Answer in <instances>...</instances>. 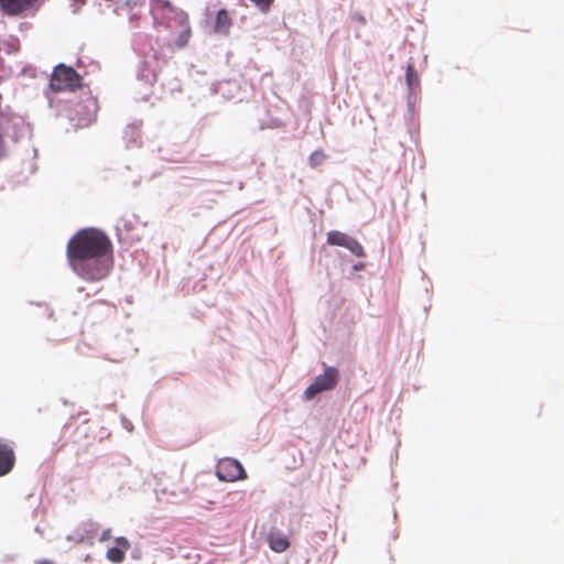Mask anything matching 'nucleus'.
<instances>
[{
    "instance_id": "24",
    "label": "nucleus",
    "mask_w": 564,
    "mask_h": 564,
    "mask_svg": "<svg viewBox=\"0 0 564 564\" xmlns=\"http://www.w3.org/2000/svg\"><path fill=\"white\" fill-rule=\"evenodd\" d=\"M252 2L261 12H268L274 0H249Z\"/></svg>"
},
{
    "instance_id": "21",
    "label": "nucleus",
    "mask_w": 564,
    "mask_h": 564,
    "mask_svg": "<svg viewBox=\"0 0 564 564\" xmlns=\"http://www.w3.org/2000/svg\"><path fill=\"white\" fill-rule=\"evenodd\" d=\"M326 154L322 150H315L308 156V163L312 167H317L324 163Z\"/></svg>"
},
{
    "instance_id": "42",
    "label": "nucleus",
    "mask_w": 564,
    "mask_h": 564,
    "mask_svg": "<svg viewBox=\"0 0 564 564\" xmlns=\"http://www.w3.org/2000/svg\"><path fill=\"white\" fill-rule=\"evenodd\" d=\"M63 404H67V401L65 399H62Z\"/></svg>"
},
{
    "instance_id": "37",
    "label": "nucleus",
    "mask_w": 564,
    "mask_h": 564,
    "mask_svg": "<svg viewBox=\"0 0 564 564\" xmlns=\"http://www.w3.org/2000/svg\"><path fill=\"white\" fill-rule=\"evenodd\" d=\"M46 312H47V313H46L47 318H52V316H53V311L47 308V310H46Z\"/></svg>"
},
{
    "instance_id": "27",
    "label": "nucleus",
    "mask_w": 564,
    "mask_h": 564,
    "mask_svg": "<svg viewBox=\"0 0 564 564\" xmlns=\"http://www.w3.org/2000/svg\"><path fill=\"white\" fill-rule=\"evenodd\" d=\"M366 268V263L362 262V261H359V262H356L352 264L351 269L354 272H359V271H362L365 270Z\"/></svg>"
},
{
    "instance_id": "16",
    "label": "nucleus",
    "mask_w": 564,
    "mask_h": 564,
    "mask_svg": "<svg viewBox=\"0 0 564 564\" xmlns=\"http://www.w3.org/2000/svg\"><path fill=\"white\" fill-rule=\"evenodd\" d=\"M405 84L406 88H421L420 76L413 63H409L405 67Z\"/></svg>"
},
{
    "instance_id": "36",
    "label": "nucleus",
    "mask_w": 564,
    "mask_h": 564,
    "mask_svg": "<svg viewBox=\"0 0 564 564\" xmlns=\"http://www.w3.org/2000/svg\"><path fill=\"white\" fill-rule=\"evenodd\" d=\"M9 561H13V555H6L3 557V562H9Z\"/></svg>"
},
{
    "instance_id": "32",
    "label": "nucleus",
    "mask_w": 564,
    "mask_h": 564,
    "mask_svg": "<svg viewBox=\"0 0 564 564\" xmlns=\"http://www.w3.org/2000/svg\"><path fill=\"white\" fill-rule=\"evenodd\" d=\"M140 182H141V177H140V178H137V180H133V181H132V186H133V187H138V185L140 184Z\"/></svg>"
},
{
    "instance_id": "17",
    "label": "nucleus",
    "mask_w": 564,
    "mask_h": 564,
    "mask_svg": "<svg viewBox=\"0 0 564 564\" xmlns=\"http://www.w3.org/2000/svg\"><path fill=\"white\" fill-rule=\"evenodd\" d=\"M116 235L119 242L131 246L133 242L140 240V236L133 230L131 232L123 234L119 225H116Z\"/></svg>"
},
{
    "instance_id": "5",
    "label": "nucleus",
    "mask_w": 564,
    "mask_h": 564,
    "mask_svg": "<svg viewBox=\"0 0 564 564\" xmlns=\"http://www.w3.org/2000/svg\"><path fill=\"white\" fill-rule=\"evenodd\" d=\"M161 62L158 58L156 51L150 46V48L140 54V61L137 67V78L140 82L152 85L158 77V70L161 68Z\"/></svg>"
},
{
    "instance_id": "2",
    "label": "nucleus",
    "mask_w": 564,
    "mask_h": 564,
    "mask_svg": "<svg viewBox=\"0 0 564 564\" xmlns=\"http://www.w3.org/2000/svg\"><path fill=\"white\" fill-rule=\"evenodd\" d=\"M32 127L23 117L17 113H3L0 117V161L8 156V149L4 137L10 138L14 143L23 138H31Z\"/></svg>"
},
{
    "instance_id": "14",
    "label": "nucleus",
    "mask_w": 564,
    "mask_h": 564,
    "mask_svg": "<svg viewBox=\"0 0 564 564\" xmlns=\"http://www.w3.org/2000/svg\"><path fill=\"white\" fill-rule=\"evenodd\" d=\"M140 122H132L129 123L124 130H123V141L126 142V147L132 148V147H140L141 142L139 141L141 134H140Z\"/></svg>"
},
{
    "instance_id": "25",
    "label": "nucleus",
    "mask_w": 564,
    "mask_h": 564,
    "mask_svg": "<svg viewBox=\"0 0 564 564\" xmlns=\"http://www.w3.org/2000/svg\"><path fill=\"white\" fill-rule=\"evenodd\" d=\"M86 0H70V7L73 13H77L79 11L80 6H83Z\"/></svg>"
},
{
    "instance_id": "3",
    "label": "nucleus",
    "mask_w": 564,
    "mask_h": 564,
    "mask_svg": "<svg viewBox=\"0 0 564 564\" xmlns=\"http://www.w3.org/2000/svg\"><path fill=\"white\" fill-rule=\"evenodd\" d=\"M48 87L54 93H74L77 89L84 91L86 88L82 75L73 66H67L63 63L54 67Z\"/></svg>"
},
{
    "instance_id": "15",
    "label": "nucleus",
    "mask_w": 564,
    "mask_h": 564,
    "mask_svg": "<svg viewBox=\"0 0 564 564\" xmlns=\"http://www.w3.org/2000/svg\"><path fill=\"white\" fill-rule=\"evenodd\" d=\"M350 238H351V236L346 232H341L338 230H330L327 232L326 241L330 246H337V247L345 248Z\"/></svg>"
},
{
    "instance_id": "10",
    "label": "nucleus",
    "mask_w": 564,
    "mask_h": 564,
    "mask_svg": "<svg viewBox=\"0 0 564 564\" xmlns=\"http://www.w3.org/2000/svg\"><path fill=\"white\" fill-rule=\"evenodd\" d=\"M129 549V540L126 536H117L115 544L107 550L106 558L116 564L122 563Z\"/></svg>"
},
{
    "instance_id": "12",
    "label": "nucleus",
    "mask_w": 564,
    "mask_h": 564,
    "mask_svg": "<svg viewBox=\"0 0 564 564\" xmlns=\"http://www.w3.org/2000/svg\"><path fill=\"white\" fill-rule=\"evenodd\" d=\"M269 547L275 553H282L290 547L289 538L281 531L272 529L267 536Z\"/></svg>"
},
{
    "instance_id": "20",
    "label": "nucleus",
    "mask_w": 564,
    "mask_h": 564,
    "mask_svg": "<svg viewBox=\"0 0 564 564\" xmlns=\"http://www.w3.org/2000/svg\"><path fill=\"white\" fill-rule=\"evenodd\" d=\"M191 28L188 25H185L183 30L180 32L177 37L174 40V45L177 48H183L187 45L189 37H191Z\"/></svg>"
},
{
    "instance_id": "9",
    "label": "nucleus",
    "mask_w": 564,
    "mask_h": 564,
    "mask_svg": "<svg viewBox=\"0 0 564 564\" xmlns=\"http://www.w3.org/2000/svg\"><path fill=\"white\" fill-rule=\"evenodd\" d=\"M99 524L94 521H86L78 525L70 534L66 536V540L75 544H89L91 545L95 541L98 532Z\"/></svg>"
},
{
    "instance_id": "35",
    "label": "nucleus",
    "mask_w": 564,
    "mask_h": 564,
    "mask_svg": "<svg viewBox=\"0 0 564 564\" xmlns=\"http://www.w3.org/2000/svg\"><path fill=\"white\" fill-rule=\"evenodd\" d=\"M36 169H37L36 164H34V163L31 164L30 165V173H34L36 171Z\"/></svg>"
},
{
    "instance_id": "33",
    "label": "nucleus",
    "mask_w": 564,
    "mask_h": 564,
    "mask_svg": "<svg viewBox=\"0 0 564 564\" xmlns=\"http://www.w3.org/2000/svg\"><path fill=\"white\" fill-rule=\"evenodd\" d=\"M35 564H53V563L48 560H41V561H37Z\"/></svg>"
},
{
    "instance_id": "11",
    "label": "nucleus",
    "mask_w": 564,
    "mask_h": 564,
    "mask_svg": "<svg viewBox=\"0 0 564 564\" xmlns=\"http://www.w3.org/2000/svg\"><path fill=\"white\" fill-rule=\"evenodd\" d=\"M15 454L13 448L0 438V477L8 475L14 467Z\"/></svg>"
},
{
    "instance_id": "26",
    "label": "nucleus",
    "mask_w": 564,
    "mask_h": 564,
    "mask_svg": "<svg viewBox=\"0 0 564 564\" xmlns=\"http://www.w3.org/2000/svg\"><path fill=\"white\" fill-rule=\"evenodd\" d=\"M175 19L181 25H184L187 22V14L184 11L176 12Z\"/></svg>"
},
{
    "instance_id": "31",
    "label": "nucleus",
    "mask_w": 564,
    "mask_h": 564,
    "mask_svg": "<svg viewBox=\"0 0 564 564\" xmlns=\"http://www.w3.org/2000/svg\"><path fill=\"white\" fill-rule=\"evenodd\" d=\"M34 531L37 532L40 535H43V530H42L41 525H39V524L35 525Z\"/></svg>"
},
{
    "instance_id": "18",
    "label": "nucleus",
    "mask_w": 564,
    "mask_h": 564,
    "mask_svg": "<svg viewBox=\"0 0 564 564\" xmlns=\"http://www.w3.org/2000/svg\"><path fill=\"white\" fill-rule=\"evenodd\" d=\"M348 251H350L355 257L357 258H365L366 252L361 243L351 236L349 241L347 242V246L345 247Z\"/></svg>"
},
{
    "instance_id": "23",
    "label": "nucleus",
    "mask_w": 564,
    "mask_h": 564,
    "mask_svg": "<svg viewBox=\"0 0 564 564\" xmlns=\"http://www.w3.org/2000/svg\"><path fill=\"white\" fill-rule=\"evenodd\" d=\"M138 217L135 215H133L131 218H124L122 217L117 225H119L122 229V232L123 234H129L133 230H135L134 228V220H137Z\"/></svg>"
},
{
    "instance_id": "34",
    "label": "nucleus",
    "mask_w": 564,
    "mask_h": 564,
    "mask_svg": "<svg viewBox=\"0 0 564 564\" xmlns=\"http://www.w3.org/2000/svg\"><path fill=\"white\" fill-rule=\"evenodd\" d=\"M124 427L128 430V431H131L132 430V424L130 422H124Z\"/></svg>"
},
{
    "instance_id": "1",
    "label": "nucleus",
    "mask_w": 564,
    "mask_h": 564,
    "mask_svg": "<svg viewBox=\"0 0 564 564\" xmlns=\"http://www.w3.org/2000/svg\"><path fill=\"white\" fill-rule=\"evenodd\" d=\"M66 256L73 271L88 282L108 276L112 265V243L96 227L79 229L67 242Z\"/></svg>"
},
{
    "instance_id": "13",
    "label": "nucleus",
    "mask_w": 564,
    "mask_h": 564,
    "mask_svg": "<svg viewBox=\"0 0 564 564\" xmlns=\"http://www.w3.org/2000/svg\"><path fill=\"white\" fill-rule=\"evenodd\" d=\"M232 25V20L229 12L226 9H219L216 12L214 20L213 30L217 34L226 35Z\"/></svg>"
},
{
    "instance_id": "40",
    "label": "nucleus",
    "mask_w": 564,
    "mask_h": 564,
    "mask_svg": "<svg viewBox=\"0 0 564 564\" xmlns=\"http://www.w3.org/2000/svg\"><path fill=\"white\" fill-rule=\"evenodd\" d=\"M33 152H34V156H36L37 155V150L35 148L33 149Z\"/></svg>"
},
{
    "instance_id": "7",
    "label": "nucleus",
    "mask_w": 564,
    "mask_h": 564,
    "mask_svg": "<svg viewBox=\"0 0 564 564\" xmlns=\"http://www.w3.org/2000/svg\"><path fill=\"white\" fill-rule=\"evenodd\" d=\"M216 476L221 481H236L247 477L242 464L231 457L219 459L216 466Z\"/></svg>"
},
{
    "instance_id": "19",
    "label": "nucleus",
    "mask_w": 564,
    "mask_h": 564,
    "mask_svg": "<svg viewBox=\"0 0 564 564\" xmlns=\"http://www.w3.org/2000/svg\"><path fill=\"white\" fill-rule=\"evenodd\" d=\"M420 89L421 88H406V106L410 113L414 112L415 105L420 99Z\"/></svg>"
},
{
    "instance_id": "39",
    "label": "nucleus",
    "mask_w": 564,
    "mask_h": 564,
    "mask_svg": "<svg viewBox=\"0 0 564 564\" xmlns=\"http://www.w3.org/2000/svg\"><path fill=\"white\" fill-rule=\"evenodd\" d=\"M358 21H360V22H362V23H364V22H365V19L360 15V17L358 18Z\"/></svg>"
},
{
    "instance_id": "22",
    "label": "nucleus",
    "mask_w": 564,
    "mask_h": 564,
    "mask_svg": "<svg viewBox=\"0 0 564 564\" xmlns=\"http://www.w3.org/2000/svg\"><path fill=\"white\" fill-rule=\"evenodd\" d=\"M19 50V40L12 39L11 41H0V52L4 51L7 54L15 53Z\"/></svg>"
},
{
    "instance_id": "4",
    "label": "nucleus",
    "mask_w": 564,
    "mask_h": 564,
    "mask_svg": "<svg viewBox=\"0 0 564 564\" xmlns=\"http://www.w3.org/2000/svg\"><path fill=\"white\" fill-rule=\"evenodd\" d=\"M340 379L339 370L334 366H325L323 373L317 375L303 394L305 400H314L323 392L335 389Z\"/></svg>"
},
{
    "instance_id": "30",
    "label": "nucleus",
    "mask_w": 564,
    "mask_h": 564,
    "mask_svg": "<svg viewBox=\"0 0 564 564\" xmlns=\"http://www.w3.org/2000/svg\"><path fill=\"white\" fill-rule=\"evenodd\" d=\"M131 556H132L133 558H139V556H140V551H139V550H133V551L131 552Z\"/></svg>"
},
{
    "instance_id": "38",
    "label": "nucleus",
    "mask_w": 564,
    "mask_h": 564,
    "mask_svg": "<svg viewBox=\"0 0 564 564\" xmlns=\"http://www.w3.org/2000/svg\"><path fill=\"white\" fill-rule=\"evenodd\" d=\"M3 67V58L0 56V69Z\"/></svg>"
},
{
    "instance_id": "29",
    "label": "nucleus",
    "mask_w": 564,
    "mask_h": 564,
    "mask_svg": "<svg viewBox=\"0 0 564 564\" xmlns=\"http://www.w3.org/2000/svg\"><path fill=\"white\" fill-rule=\"evenodd\" d=\"M163 9H167L169 11H173L171 3L167 0L162 1Z\"/></svg>"
},
{
    "instance_id": "8",
    "label": "nucleus",
    "mask_w": 564,
    "mask_h": 564,
    "mask_svg": "<svg viewBox=\"0 0 564 564\" xmlns=\"http://www.w3.org/2000/svg\"><path fill=\"white\" fill-rule=\"evenodd\" d=\"M42 3L43 0H0V12L8 17H18L39 10Z\"/></svg>"
},
{
    "instance_id": "6",
    "label": "nucleus",
    "mask_w": 564,
    "mask_h": 564,
    "mask_svg": "<svg viewBox=\"0 0 564 564\" xmlns=\"http://www.w3.org/2000/svg\"><path fill=\"white\" fill-rule=\"evenodd\" d=\"M83 95L82 99L73 106L72 112L77 117L79 124L88 126L96 119L98 102L89 90H84Z\"/></svg>"
},
{
    "instance_id": "28",
    "label": "nucleus",
    "mask_w": 564,
    "mask_h": 564,
    "mask_svg": "<svg viewBox=\"0 0 564 564\" xmlns=\"http://www.w3.org/2000/svg\"><path fill=\"white\" fill-rule=\"evenodd\" d=\"M111 529H106L102 531L101 535L99 536L100 542H105L110 539Z\"/></svg>"
},
{
    "instance_id": "41",
    "label": "nucleus",
    "mask_w": 564,
    "mask_h": 564,
    "mask_svg": "<svg viewBox=\"0 0 564 564\" xmlns=\"http://www.w3.org/2000/svg\"><path fill=\"white\" fill-rule=\"evenodd\" d=\"M161 248L164 250L166 248V243H162Z\"/></svg>"
}]
</instances>
